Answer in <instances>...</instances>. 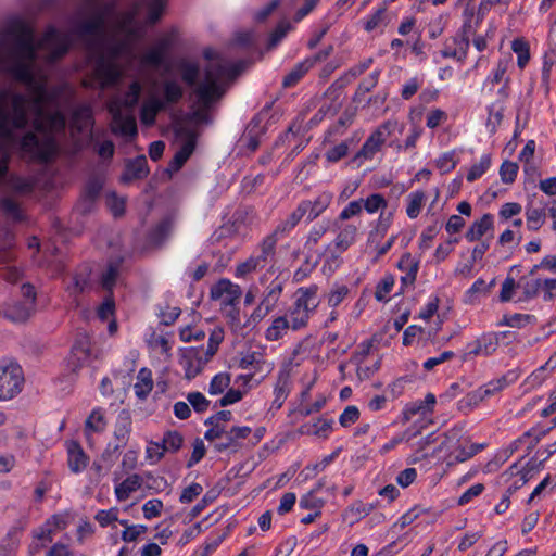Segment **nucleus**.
<instances>
[{
  "label": "nucleus",
  "instance_id": "obj_1",
  "mask_svg": "<svg viewBox=\"0 0 556 556\" xmlns=\"http://www.w3.org/2000/svg\"><path fill=\"white\" fill-rule=\"evenodd\" d=\"M75 45L84 49L87 65L104 88V5L102 0H83L65 33L49 27L37 40L34 29L14 20L0 33V73L26 86L29 96L0 90V186L10 177L13 152L45 167L59 151L66 117L61 111L62 88H48V77L37 66L38 52L55 62Z\"/></svg>",
  "mask_w": 556,
  "mask_h": 556
},
{
  "label": "nucleus",
  "instance_id": "obj_2",
  "mask_svg": "<svg viewBox=\"0 0 556 556\" xmlns=\"http://www.w3.org/2000/svg\"><path fill=\"white\" fill-rule=\"evenodd\" d=\"M114 9L106 0V112L112 114V128L115 132L131 141L137 136V123L134 115V109L138 104L140 94L143 90V84L139 79L141 68H136V63L140 61L141 66L159 67L164 62L167 42L162 40L156 47L148 50L141 58L136 50V60L129 64L127 60L113 51V46L121 38V21L125 11L121 12L113 21ZM146 35L143 24L139 21ZM144 38L142 36L136 43Z\"/></svg>",
  "mask_w": 556,
  "mask_h": 556
},
{
  "label": "nucleus",
  "instance_id": "obj_3",
  "mask_svg": "<svg viewBox=\"0 0 556 556\" xmlns=\"http://www.w3.org/2000/svg\"><path fill=\"white\" fill-rule=\"evenodd\" d=\"M205 58L208 62L203 73L192 62H182L179 65L182 80L192 88L190 118L199 125L210 123L211 108L245 66L244 61L232 62L214 51H206Z\"/></svg>",
  "mask_w": 556,
  "mask_h": 556
},
{
  "label": "nucleus",
  "instance_id": "obj_4",
  "mask_svg": "<svg viewBox=\"0 0 556 556\" xmlns=\"http://www.w3.org/2000/svg\"><path fill=\"white\" fill-rule=\"evenodd\" d=\"M166 5L167 0H139L131 8L125 10L121 21V38L113 46V51L123 55L129 64H132L136 60V43L143 36L138 16L143 14L146 24L153 25L161 20Z\"/></svg>",
  "mask_w": 556,
  "mask_h": 556
},
{
  "label": "nucleus",
  "instance_id": "obj_5",
  "mask_svg": "<svg viewBox=\"0 0 556 556\" xmlns=\"http://www.w3.org/2000/svg\"><path fill=\"white\" fill-rule=\"evenodd\" d=\"M144 85L146 99L140 108V119L143 125L152 126L161 111L182 98L184 90L175 79H165L160 84L154 78H147Z\"/></svg>",
  "mask_w": 556,
  "mask_h": 556
},
{
  "label": "nucleus",
  "instance_id": "obj_6",
  "mask_svg": "<svg viewBox=\"0 0 556 556\" xmlns=\"http://www.w3.org/2000/svg\"><path fill=\"white\" fill-rule=\"evenodd\" d=\"M318 290V286L314 283L296 289L294 301L285 315L289 319L291 330L299 331L308 326L311 317L320 304Z\"/></svg>",
  "mask_w": 556,
  "mask_h": 556
},
{
  "label": "nucleus",
  "instance_id": "obj_7",
  "mask_svg": "<svg viewBox=\"0 0 556 556\" xmlns=\"http://www.w3.org/2000/svg\"><path fill=\"white\" fill-rule=\"evenodd\" d=\"M126 254V250L119 242L110 243L109 247H106V257L110 256V261L106 262V320L109 321L106 330L110 334H115L117 332L118 325L116 319L113 317L115 303L109 294V291L121 273L122 264Z\"/></svg>",
  "mask_w": 556,
  "mask_h": 556
},
{
  "label": "nucleus",
  "instance_id": "obj_8",
  "mask_svg": "<svg viewBox=\"0 0 556 556\" xmlns=\"http://www.w3.org/2000/svg\"><path fill=\"white\" fill-rule=\"evenodd\" d=\"M334 227L337 228L338 233L333 242L327 247L325 251V257L327 264H331V262H333L336 263V265H338L339 257L334 255L333 249H336L339 253H343L351 245H353L356 242L357 237L359 235L362 222L356 223L352 219L340 220L339 214L334 222Z\"/></svg>",
  "mask_w": 556,
  "mask_h": 556
},
{
  "label": "nucleus",
  "instance_id": "obj_9",
  "mask_svg": "<svg viewBox=\"0 0 556 556\" xmlns=\"http://www.w3.org/2000/svg\"><path fill=\"white\" fill-rule=\"evenodd\" d=\"M403 129L404 126L395 119H388L383 122L365 140L362 148L356 153L354 161L363 163L364 161L372 160L376 153L380 151L387 139L396 131L401 134Z\"/></svg>",
  "mask_w": 556,
  "mask_h": 556
},
{
  "label": "nucleus",
  "instance_id": "obj_10",
  "mask_svg": "<svg viewBox=\"0 0 556 556\" xmlns=\"http://www.w3.org/2000/svg\"><path fill=\"white\" fill-rule=\"evenodd\" d=\"M211 298L218 301L223 311L231 320H238L237 304L241 298V288L228 279H220L211 288Z\"/></svg>",
  "mask_w": 556,
  "mask_h": 556
},
{
  "label": "nucleus",
  "instance_id": "obj_11",
  "mask_svg": "<svg viewBox=\"0 0 556 556\" xmlns=\"http://www.w3.org/2000/svg\"><path fill=\"white\" fill-rule=\"evenodd\" d=\"M197 134L187 125H178L175 128V142L177 150L168 165L170 173L178 172L195 149Z\"/></svg>",
  "mask_w": 556,
  "mask_h": 556
},
{
  "label": "nucleus",
  "instance_id": "obj_12",
  "mask_svg": "<svg viewBox=\"0 0 556 556\" xmlns=\"http://www.w3.org/2000/svg\"><path fill=\"white\" fill-rule=\"evenodd\" d=\"M388 200L383 194L375 192L370 193L365 199H357L350 201L340 212V220H350L355 217H359L363 213V210L366 211L367 214H376L381 212H388Z\"/></svg>",
  "mask_w": 556,
  "mask_h": 556
},
{
  "label": "nucleus",
  "instance_id": "obj_13",
  "mask_svg": "<svg viewBox=\"0 0 556 556\" xmlns=\"http://www.w3.org/2000/svg\"><path fill=\"white\" fill-rule=\"evenodd\" d=\"M23 383V370L17 363L0 362V401L13 399L22 391Z\"/></svg>",
  "mask_w": 556,
  "mask_h": 556
},
{
  "label": "nucleus",
  "instance_id": "obj_14",
  "mask_svg": "<svg viewBox=\"0 0 556 556\" xmlns=\"http://www.w3.org/2000/svg\"><path fill=\"white\" fill-rule=\"evenodd\" d=\"M21 292L23 300L8 305L4 309L5 318L13 323H24L35 313L36 291L34 286L24 283Z\"/></svg>",
  "mask_w": 556,
  "mask_h": 556
},
{
  "label": "nucleus",
  "instance_id": "obj_15",
  "mask_svg": "<svg viewBox=\"0 0 556 556\" xmlns=\"http://www.w3.org/2000/svg\"><path fill=\"white\" fill-rule=\"evenodd\" d=\"M210 359L204 348H191L182 352L179 364L185 371V377L191 380L204 369Z\"/></svg>",
  "mask_w": 556,
  "mask_h": 556
},
{
  "label": "nucleus",
  "instance_id": "obj_16",
  "mask_svg": "<svg viewBox=\"0 0 556 556\" xmlns=\"http://www.w3.org/2000/svg\"><path fill=\"white\" fill-rule=\"evenodd\" d=\"M285 283L279 279H274L264 290L261 303L254 309L252 317L254 319L265 318L277 306L282 294Z\"/></svg>",
  "mask_w": 556,
  "mask_h": 556
},
{
  "label": "nucleus",
  "instance_id": "obj_17",
  "mask_svg": "<svg viewBox=\"0 0 556 556\" xmlns=\"http://www.w3.org/2000/svg\"><path fill=\"white\" fill-rule=\"evenodd\" d=\"M469 47L470 37L457 31L454 36L444 41L440 55L443 59H453L463 64L467 59Z\"/></svg>",
  "mask_w": 556,
  "mask_h": 556
},
{
  "label": "nucleus",
  "instance_id": "obj_18",
  "mask_svg": "<svg viewBox=\"0 0 556 556\" xmlns=\"http://www.w3.org/2000/svg\"><path fill=\"white\" fill-rule=\"evenodd\" d=\"M93 290V273L89 266L85 265L75 273L70 283L66 286V291L73 298V302L78 307L80 305L77 296L81 293Z\"/></svg>",
  "mask_w": 556,
  "mask_h": 556
},
{
  "label": "nucleus",
  "instance_id": "obj_19",
  "mask_svg": "<svg viewBox=\"0 0 556 556\" xmlns=\"http://www.w3.org/2000/svg\"><path fill=\"white\" fill-rule=\"evenodd\" d=\"M511 334L509 331L486 332L477 340L468 344V354L478 356L492 355L498 348L500 339L507 338Z\"/></svg>",
  "mask_w": 556,
  "mask_h": 556
},
{
  "label": "nucleus",
  "instance_id": "obj_20",
  "mask_svg": "<svg viewBox=\"0 0 556 556\" xmlns=\"http://www.w3.org/2000/svg\"><path fill=\"white\" fill-rule=\"evenodd\" d=\"M12 188L21 194H29L36 190L50 191L55 187L53 180L46 178V175L37 177H11Z\"/></svg>",
  "mask_w": 556,
  "mask_h": 556
},
{
  "label": "nucleus",
  "instance_id": "obj_21",
  "mask_svg": "<svg viewBox=\"0 0 556 556\" xmlns=\"http://www.w3.org/2000/svg\"><path fill=\"white\" fill-rule=\"evenodd\" d=\"M333 194L330 191L318 193L313 200H303L299 203L302 212L308 222L321 215L331 204Z\"/></svg>",
  "mask_w": 556,
  "mask_h": 556
},
{
  "label": "nucleus",
  "instance_id": "obj_22",
  "mask_svg": "<svg viewBox=\"0 0 556 556\" xmlns=\"http://www.w3.org/2000/svg\"><path fill=\"white\" fill-rule=\"evenodd\" d=\"M435 403V395L428 393L424 400H416L406 404L402 412L403 420L409 421L416 415H419L422 419L430 418L433 413Z\"/></svg>",
  "mask_w": 556,
  "mask_h": 556
},
{
  "label": "nucleus",
  "instance_id": "obj_23",
  "mask_svg": "<svg viewBox=\"0 0 556 556\" xmlns=\"http://www.w3.org/2000/svg\"><path fill=\"white\" fill-rule=\"evenodd\" d=\"M91 128L92 115L90 109L86 105L76 108L73 111L70 122L71 136L73 138H75L76 135L88 136L91 134Z\"/></svg>",
  "mask_w": 556,
  "mask_h": 556
},
{
  "label": "nucleus",
  "instance_id": "obj_24",
  "mask_svg": "<svg viewBox=\"0 0 556 556\" xmlns=\"http://www.w3.org/2000/svg\"><path fill=\"white\" fill-rule=\"evenodd\" d=\"M546 205L544 197H534L526 205L527 226L530 230H539L545 223Z\"/></svg>",
  "mask_w": 556,
  "mask_h": 556
},
{
  "label": "nucleus",
  "instance_id": "obj_25",
  "mask_svg": "<svg viewBox=\"0 0 556 556\" xmlns=\"http://www.w3.org/2000/svg\"><path fill=\"white\" fill-rule=\"evenodd\" d=\"M91 355L90 340L87 336H79L71 351L67 358V366L75 372L86 362L89 361Z\"/></svg>",
  "mask_w": 556,
  "mask_h": 556
},
{
  "label": "nucleus",
  "instance_id": "obj_26",
  "mask_svg": "<svg viewBox=\"0 0 556 556\" xmlns=\"http://www.w3.org/2000/svg\"><path fill=\"white\" fill-rule=\"evenodd\" d=\"M277 242L278 240L269 233L261 241L251 254L261 268L266 267L275 261Z\"/></svg>",
  "mask_w": 556,
  "mask_h": 556
},
{
  "label": "nucleus",
  "instance_id": "obj_27",
  "mask_svg": "<svg viewBox=\"0 0 556 556\" xmlns=\"http://www.w3.org/2000/svg\"><path fill=\"white\" fill-rule=\"evenodd\" d=\"M494 229V216L485 213L481 218L475 220L465 233L468 242L479 241L483 236Z\"/></svg>",
  "mask_w": 556,
  "mask_h": 556
},
{
  "label": "nucleus",
  "instance_id": "obj_28",
  "mask_svg": "<svg viewBox=\"0 0 556 556\" xmlns=\"http://www.w3.org/2000/svg\"><path fill=\"white\" fill-rule=\"evenodd\" d=\"M252 432L248 426H237L225 432L223 441L216 443V450L222 452L228 448H237L240 446V440L247 439Z\"/></svg>",
  "mask_w": 556,
  "mask_h": 556
},
{
  "label": "nucleus",
  "instance_id": "obj_29",
  "mask_svg": "<svg viewBox=\"0 0 556 556\" xmlns=\"http://www.w3.org/2000/svg\"><path fill=\"white\" fill-rule=\"evenodd\" d=\"M394 220V211L381 212L378 218L370 223L368 240L372 243L386 237Z\"/></svg>",
  "mask_w": 556,
  "mask_h": 556
},
{
  "label": "nucleus",
  "instance_id": "obj_30",
  "mask_svg": "<svg viewBox=\"0 0 556 556\" xmlns=\"http://www.w3.org/2000/svg\"><path fill=\"white\" fill-rule=\"evenodd\" d=\"M517 379V375L514 371H508L500 378L490 380L485 384L479 387L480 394L482 400H486L491 396H494L502 390H504L507 386L513 383Z\"/></svg>",
  "mask_w": 556,
  "mask_h": 556
},
{
  "label": "nucleus",
  "instance_id": "obj_31",
  "mask_svg": "<svg viewBox=\"0 0 556 556\" xmlns=\"http://www.w3.org/2000/svg\"><path fill=\"white\" fill-rule=\"evenodd\" d=\"M320 60L319 55L306 58L296 64L283 78V87L290 88L299 83V80Z\"/></svg>",
  "mask_w": 556,
  "mask_h": 556
},
{
  "label": "nucleus",
  "instance_id": "obj_32",
  "mask_svg": "<svg viewBox=\"0 0 556 556\" xmlns=\"http://www.w3.org/2000/svg\"><path fill=\"white\" fill-rule=\"evenodd\" d=\"M305 217L301 207L298 205L285 219L280 220V223L276 226L275 230L270 233L277 240L288 236L301 222V219Z\"/></svg>",
  "mask_w": 556,
  "mask_h": 556
},
{
  "label": "nucleus",
  "instance_id": "obj_33",
  "mask_svg": "<svg viewBox=\"0 0 556 556\" xmlns=\"http://www.w3.org/2000/svg\"><path fill=\"white\" fill-rule=\"evenodd\" d=\"M66 448L70 469L75 473L84 470L87 466L88 457L84 453L81 446L77 442L71 441L66 444Z\"/></svg>",
  "mask_w": 556,
  "mask_h": 556
},
{
  "label": "nucleus",
  "instance_id": "obj_34",
  "mask_svg": "<svg viewBox=\"0 0 556 556\" xmlns=\"http://www.w3.org/2000/svg\"><path fill=\"white\" fill-rule=\"evenodd\" d=\"M104 429V412L96 408L86 420L85 434L90 445L93 444V437L101 435Z\"/></svg>",
  "mask_w": 556,
  "mask_h": 556
},
{
  "label": "nucleus",
  "instance_id": "obj_35",
  "mask_svg": "<svg viewBox=\"0 0 556 556\" xmlns=\"http://www.w3.org/2000/svg\"><path fill=\"white\" fill-rule=\"evenodd\" d=\"M149 173L148 162L144 155L138 156L127 162L122 179L126 182L141 179Z\"/></svg>",
  "mask_w": 556,
  "mask_h": 556
},
{
  "label": "nucleus",
  "instance_id": "obj_36",
  "mask_svg": "<svg viewBox=\"0 0 556 556\" xmlns=\"http://www.w3.org/2000/svg\"><path fill=\"white\" fill-rule=\"evenodd\" d=\"M172 231V220L164 218L149 231L147 242L150 247H159L170 236Z\"/></svg>",
  "mask_w": 556,
  "mask_h": 556
},
{
  "label": "nucleus",
  "instance_id": "obj_37",
  "mask_svg": "<svg viewBox=\"0 0 556 556\" xmlns=\"http://www.w3.org/2000/svg\"><path fill=\"white\" fill-rule=\"evenodd\" d=\"M333 420L320 417L312 424H305L300 432L303 434L315 435L320 439H327L332 431Z\"/></svg>",
  "mask_w": 556,
  "mask_h": 556
},
{
  "label": "nucleus",
  "instance_id": "obj_38",
  "mask_svg": "<svg viewBox=\"0 0 556 556\" xmlns=\"http://www.w3.org/2000/svg\"><path fill=\"white\" fill-rule=\"evenodd\" d=\"M153 389V378L152 371L149 368H141L136 377V382L134 384V391L136 396L144 401Z\"/></svg>",
  "mask_w": 556,
  "mask_h": 556
},
{
  "label": "nucleus",
  "instance_id": "obj_39",
  "mask_svg": "<svg viewBox=\"0 0 556 556\" xmlns=\"http://www.w3.org/2000/svg\"><path fill=\"white\" fill-rule=\"evenodd\" d=\"M143 477L138 473H132L124 479L121 483L115 485V494L118 501L127 500L131 493L136 492L142 486Z\"/></svg>",
  "mask_w": 556,
  "mask_h": 556
},
{
  "label": "nucleus",
  "instance_id": "obj_40",
  "mask_svg": "<svg viewBox=\"0 0 556 556\" xmlns=\"http://www.w3.org/2000/svg\"><path fill=\"white\" fill-rule=\"evenodd\" d=\"M290 329L291 325L287 316H276L265 330V338L267 341H278L283 338Z\"/></svg>",
  "mask_w": 556,
  "mask_h": 556
},
{
  "label": "nucleus",
  "instance_id": "obj_41",
  "mask_svg": "<svg viewBox=\"0 0 556 556\" xmlns=\"http://www.w3.org/2000/svg\"><path fill=\"white\" fill-rule=\"evenodd\" d=\"M397 268L405 275L401 278L403 283H413L419 269V262L410 254L404 253L397 263Z\"/></svg>",
  "mask_w": 556,
  "mask_h": 556
},
{
  "label": "nucleus",
  "instance_id": "obj_42",
  "mask_svg": "<svg viewBox=\"0 0 556 556\" xmlns=\"http://www.w3.org/2000/svg\"><path fill=\"white\" fill-rule=\"evenodd\" d=\"M462 17L463 24L458 33L470 37L476 33L482 20L477 15L473 4H465Z\"/></svg>",
  "mask_w": 556,
  "mask_h": 556
},
{
  "label": "nucleus",
  "instance_id": "obj_43",
  "mask_svg": "<svg viewBox=\"0 0 556 556\" xmlns=\"http://www.w3.org/2000/svg\"><path fill=\"white\" fill-rule=\"evenodd\" d=\"M72 516L68 513L53 515L45 523L42 539L52 540L51 535L60 530L65 529L72 522Z\"/></svg>",
  "mask_w": 556,
  "mask_h": 556
},
{
  "label": "nucleus",
  "instance_id": "obj_44",
  "mask_svg": "<svg viewBox=\"0 0 556 556\" xmlns=\"http://www.w3.org/2000/svg\"><path fill=\"white\" fill-rule=\"evenodd\" d=\"M406 214L410 219L419 216L422 207L426 204L427 195L422 190H415L406 197Z\"/></svg>",
  "mask_w": 556,
  "mask_h": 556
},
{
  "label": "nucleus",
  "instance_id": "obj_45",
  "mask_svg": "<svg viewBox=\"0 0 556 556\" xmlns=\"http://www.w3.org/2000/svg\"><path fill=\"white\" fill-rule=\"evenodd\" d=\"M511 64V56L505 55L498 59L495 68L490 73V75L484 80L483 87H488L491 85V89L494 85L500 84L505 80V75Z\"/></svg>",
  "mask_w": 556,
  "mask_h": 556
},
{
  "label": "nucleus",
  "instance_id": "obj_46",
  "mask_svg": "<svg viewBox=\"0 0 556 556\" xmlns=\"http://www.w3.org/2000/svg\"><path fill=\"white\" fill-rule=\"evenodd\" d=\"M15 247V236L13 231L3 227L0 229V258L2 262H9L13 258V248Z\"/></svg>",
  "mask_w": 556,
  "mask_h": 556
},
{
  "label": "nucleus",
  "instance_id": "obj_47",
  "mask_svg": "<svg viewBox=\"0 0 556 556\" xmlns=\"http://www.w3.org/2000/svg\"><path fill=\"white\" fill-rule=\"evenodd\" d=\"M290 392L289 378L285 374L278 376L277 382L274 388V401L271 403V409H279L285 403Z\"/></svg>",
  "mask_w": 556,
  "mask_h": 556
},
{
  "label": "nucleus",
  "instance_id": "obj_48",
  "mask_svg": "<svg viewBox=\"0 0 556 556\" xmlns=\"http://www.w3.org/2000/svg\"><path fill=\"white\" fill-rule=\"evenodd\" d=\"M492 157L490 153L481 155L478 162L473 163L466 175V179L469 182H473L481 178L491 167Z\"/></svg>",
  "mask_w": 556,
  "mask_h": 556
},
{
  "label": "nucleus",
  "instance_id": "obj_49",
  "mask_svg": "<svg viewBox=\"0 0 556 556\" xmlns=\"http://www.w3.org/2000/svg\"><path fill=\"white\" fill-rule=\"evenodd\" d=\"M143 477L142 486L148 490L151 494L162 493L170 488L167 479L162 476H154L152 473H146Z\"/></svg>",
  "mask_w": 556,
  "mask_h": 556
},
{
  "label": "nucleus",
  "instance_id": "obj_50",
  "mask_svg": "<svg viewBox=\"0 0 556 556\" xmlns=\"http://www.w3.org/2000/svg\"><path fill=\"white\" fill-rule=\"evenodd\" d=\"M511 50L517 55V65L523 70L530 60V46L523 38H516L511 42Z\"/></svg>",
  "mask_w": 556,
  "mask_h": 556
},
{
  "label": "nucleus",
  "instance_id": "obj_51",
  "mask_svg": "<svg viewBox=\"0 0 556 556\" xmlns=\"http://www.w3.org/2000/svg\"><path fill=\"white\" fill-rule=\"evenodd\" d=\"M103 181L99 177H91L86 184L84 192L85 211L90 210L92 202L99 197L102 190Z\"/></svg>",
  "mask_w": 556,
  "mask_h": 556
},
{
  "label": "nucleus",
  "instance_id": "obj_52",
  "mask_svg": "<svg viewBox=\"0 0 556 556\" xmlns=\"http://www.w3.org/2000/svg\"><path fill=\"white\" fill-rule=\"evenodd\" d=\"M350 288L345 285H333L326 295L327 305L337 308L349 295Z\"/></svg>",
  "mask_w": 556,
  "mask_h": 556
},
{
  "label": "nucleus",
  "instance_id": "obj_53",
  "mask_svg": "<svg viewBox=\"0 0 556 556\" xmlns=\"http://www.w3.org/2000/svg\"><path fill=\"white\" fill-rule=\"evenodd\" d=\"M329 228V219H323L314 224L308 231L305 245L308 248H313L314 245H316L319 242V240L328 232Z\"/></svg>",
  "mask_w": 556,
  "mask_h": 556
},
{
  "label": "nucleus",
  "instance_id": "obj_54",
  "mask_svg": "<svg viewBox=\"0 0 556 556\" xmlns=\"http://www.w3.org/2000/svg\"><path fill=\"white\" fill-rule=\"evenodd\" d=\"M0 207L7 217L14 222H21L24 218L23 211L20 203L13 198H3L0 202Z\"/></svg>",
  "mask_w": 556,
  "mask_h": 556
},
{
  "label": "nucleus",
  "instance_id": "obj_55",
  "mask_svg": "<svg viewBox=\"0 0 556 556\" xmlns=\"http://www.w3.org/2000/svg\"><path fill=\"white\" fill-rule=\"evenodd\" d=\"M483 402L479 389L468 392L464 397L457 402V408L464 414L473 410L478 405Z\"/></svg>",
  "mask_w": 556,
  "mask_h": 556
},
{
  "label": "nucleus",
  "instance_id": "obj_56",
  "mask_svg": "<svg viewBox=\"0 0 556 556\" xmlns=\"http://www.w3.org/2000/svg\"><path fill=\"white\" fill-rule=\"evenodd\" d=\"M106 207L115 218L121 217L125 213L126 198L106 190Z\"/></svg>",
  "mask_w": 556,
  "mask_h": 556
},
{
  "label": "nucleus",
  "instance_id": "obj_57",
  "mask_svg": "<svg viewBox=\"0 0 556 556\" xmlns=\"http://www.w3.org/2000/svg\"><path fill=\"white\" fill-rule=\"evenodd\" d=\"M161 442L166 453H176L181 448L184 438L178 431L169 430L164 433Z\"/></svg>",
  "mask_w": 556,
  "mask_h": 556
},
{
  "label": "nucleus",
  "instance_id": "obj_58",
  "mask_svg": "<svg viewBox=\"0 0 556 556\" xmlns=\"http://www.w3.org/2000/svg\"><path fill=\"white\" fill-rule=\"evenodd\" d=\"M542 286L541 279H526L521 278L518 282V288L522 289L523 298L519 301H528L538 296Z\"/></svg>",
  "mask_w": 556,
  "mask_h": 556
},
{
  "label": "nucleus",
  "instance_id": "obj_59",
  "mask_svg": "<svg viewBox=\"0 0 556 556\" xmlns=\"http://www.w3.org/2000/svg\"><path fill=\"white\" fill-rule=\"evenodd\" d=\"M458 162L459 159L457 156L456 151L452 150L441 154L435 160V166L442 174H446L453 170L455 166L458 164Z\"/></svg>",
  "mask_w": 556,
  "mask_h": 556
},
{
  "label": "nucleus",
  "instance_id": "obj_60",
  "mask_svg": "<svg viewBox=\"0 0 556 556\" xmlns=\"http://www.w3.org/2000/svg\"><path fill=\"white\" fill-rule=\"evenodd\" d=\"M121 526L123 527L122 530L116 529L110 533V539L113 543H117L119 536L125 542H132L137 540L140 531L136 527H129L124 521L121 522Z\"/></svg>",
  "mask_w": 556,
  "mask_h": 556
},
{
  "label": "nucleus",
  "instance_id": "obj_61",
  "mask_svg": "<svg viewBox=\"0 0 556 556\" xmlns=\"http://www.w3.org/2000/svg\"><path fill=\"white\" fill-rule=\"evenodd\" d=\"M230 384V375L227 372H218L216 374L208 386V393L211 395H218L224 393V391Z\"/></svg>",
  "mask_w": 556,
  "mask_h": 556
},
{
  "label": "nucleus",
  "instance_id": "obj_62",
  "mask_svg": "<svg viewBox=\"0 0 556 556\" xmlns=\"http://www.w3.org/2000/svg\"><path fill=\"white\" fill-rule=\"evenodd\" d=\"M292 26L287 20L280 21L269 36L268 49L275 48L291 30Z\"/></svg>",
  "mask_w": 556,
  "mask_h": 556
},
{
  "label": "nucleus",
  "instance_id": "obj_63",
  "mask_svg": "<svg viewBox=\"0 0 556 556\" xmlns=\"http://www.w3.org/2000/svg\"><path fill=\"white\" fill-rule=\"evenodd\" d=\"M394 282H395V280H394L393 276H391V275L384 276L380 280V282L377 285L375 298L379 302L388 301V296L394 287Z\"/></svg>",
  "mask_w": 556,
  "mask_h": 556
},
{
  "label": "nucleus",
  "instance_id": "obj_64",
  "mask_svg": "<svg viewBox=\"0 0 556 556\" xmlns=\"http://www.w3.org/2000/svg\"><path fill=\"white\" fill-rule=\"evenodd\" d=\"M224 329L220 327H214L210 332L207 348L204 349L205 354L211 358L215 355L218 350L219 344L224 340Z\"/></svg>",
  "mask_w": 556,
  "mask_h": 556
}]
</instances>
